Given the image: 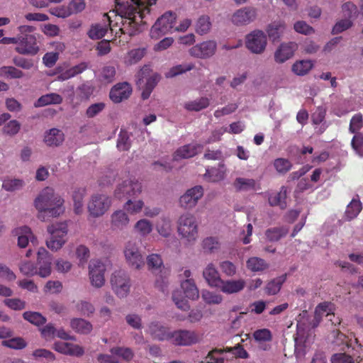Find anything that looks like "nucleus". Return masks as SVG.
<instances>
[{
  "instance_id": "29",
  "label": "nucleus",
  "mask_w": 363,
  "mask_h": 363,
  "mask_svg": "<svg viewBox=\"0 0 363 363\" xmlns=\"http://www.w3.org/2000/svg\"><path fill=\"white\" fill-rule=\"evenodd\" d=\"M286 28V24L282 21H274L268 25L266 31L272 41L279 40Z\"/></svg>"
},
{
  "instance_id": "60",
  "label": "nucleus",
  "mask_w": 363,
  "mask_h": 363,
  "mask_svg": "<svg viewBox=\"0 0 363 363\" xmlns=\"http://www.w3.org/2000/svg\"><path fill=\"white\" fill-rule=\"evenodd\" d=\"M253 337L257 342H269L272 339V333L269 329L263 328L255 330Z\"/></svg>"
},
{
  "instance_id": "9",
  "label": "nucleus",
  "mask_w": 363,
  "mask_h": 363,
  "mask_svg": "<svg viewBox=\"0 0 363 363\" xmlns=\"http://www.w3.org/2000/svg\"><path fill=\"white\" fill-rule=\"evenodd\" d=\"M267 44V35L262 30H255L246 35L245 46L252 53L262 54Z\"/></svg>"
},
{
  "instance_id": "15",
  "label": "nucleus",
  "mask_w": 363,
  "mask_h": 363,
  "mask_svg": "<svg viewBox=\"0 0 363 363\" xmlns=\"http://www.w3.org/2000/svg\"><path fill=\"white\" fill-rule=\"evenodd\" d=\"M203 195V189L201 186H196L188 189L179 199L180 206L185 209L191 208L196 205Z\"/></svg>"
},
{
  "instance_id": "19",
  "label": "nucleus",
  "mask_w": 363,
  "mask_h": 363,
  "mask_svg": "<svg viewBox=\"0 0 363 363\" xmlns=\"http://www.w3.org/2000/svg\"><path fill=\"white\" fill-rule=\"evenodd\" d=\"M52 348L65 355L82 357L84 354V350L79 345L69 342H56L53 344Z\"/></svg>"
},
{
  "instance_id": "11",
  "label": "nucleus",
  "mask_w": 363,
  "mask_h": 363,
  "mask_svg": "<svg viewBox=\"0 0 363 363\" xmlns=\"http://www.w3.org/2000/svg\"><path fill=\"white\" fill-rule=\"evenodd\" d=\"M199 335L194 330H177L172 331L169 342L177 346H191L199 342Z\"/></svg>"
},
{
  "instance_id": "1",
  "label": "nucleus",
  "mask_w": 363,
  "mask_h": 363,
  "mask_svg": "<svg viewBox=\"0 0 363 363\" xmlns=\"http://www.w3.org/2000/svg\"><path fill=\"white\" fill-rule=\"evenodd\" d=\"M157 0H130V2L121 3L115 0V10L104 13V16L108 21L111 33L115 37H121V34L135 35L144 21L146 14L150 12V6L156 4Z\"/></svg>"
},
{
  "instance_id": "14",
  "label": "nucleus",
  "mask_w": 363,
  "mask_h": 363,
  "mask_svg": "<svg viewBox=\"0 0 363 363\" xmlns=\"http://www.w3.org/2000/svg\"><path fill=\"white\" fill-rule=\"evenodd\" d=\"M216 48L217 45L215 41L208 40L191 48L189 54L196 58L206 59L215 54Z\"/></svg>"
},
{
  "instance_id": "57",
  "label": "nucleus",
  "mask_w": 363,
  "mask_h": 363,
  "mask_svg": "<svg viewBox=\"0 0 363 363\" xmlns=\"http://www.w3.org/2000/svg\"><path fill=\"white\" fill-rule=\"evenodd\" d=\"M274 167L279 173L285 174L291 169L292 164L287 159L277 158L274 162Z\"/></svg>"
},
{
  "instance_id": "55",
  "label": "nucleus",
  "mask_w": 363,
  "mask_h": 363,
  "mask_svg": "<svg viewBox=\"0 0 363 363\" xmlns=\"http://www.w3.org/2000/svg\"><path fill=\"white\" fill-rule=\"evenodd\" d=\"M1 74H4L7 77H10L11 79H21L24 76V73L12 66H4L0 69Z\"/></svg>"
},
{
  "instance_id": "4",
  "label": "nucleus",
  "mask_w": 363,
  "mask_h": 363,
  "mask_svg": "<svg viewBox=\"0 0 363 363\" xmlns=\"http://www.w3.org/2000/svg\"><path fill=\"white\" fill-rule=\"evenodd\" d=\"M177 16L175 13L167 11L160 17L150 30L152 38L159 39L163 35L174 31Z\"/></svg>"
},
{
  "instance_id": "64",
  "label": "nucleus",
  "mask_w": 363,
  "mask_h": 363,
  "mask_svg": "<svg viewBox=\"0 0 363 363\" xmlns=\"http://www.w3.org/2000/svg\"><path fill=\"white\" fill-rule=\"evenodd\" d=\"M332 363H355L352 356L346 353H336L332 355Z\"/></svg>"
},
{
  "instance_id": "5",
  "label": "nucleus",
  "mask_w": 363,
  "mask_h": 363,
  "mask_svg": "<svg viewBox=\"0 0 363 363\" xmlns=\"http://www.w3.org/2000/svg\"><path fill=\"white\" fill-rule=\"evenodd\" d=\"M177 223L179 235L189 242L196 240L198 236V224L193 214L186 213L181 215Z\"/></svg>"
},
{
  "instance_id": "51",
  "label": "nucleus",
  "mask_w": 363,
  "mask_h": 363,
  "mask_svg": "<svg viewBox=\"0 0 363 363\" xmlns=\"http://www.w3.org/2000/svg\"><path fill=\"white\" fill-rule=\"evenodd\" d=\"M135 230L141 235L146 236L152 230V225L147 219H140L135 225Z\"/></svg>"
},
{
  "instance_id": "26",
  "label": "nucleus",
  "mask_w": 363,
  "mask_h": 363,
  "mask_svg": "<svg viewBox=\"0 0 363 363\" xmlns=\"http://www.w3.org/2000/svg\"><path fill=\"white\" fill-rule=\"evenodd\" d=\"M128 215L122 210L114 211L111 216V226L113 230H123L129 223Z\"/></svg>"
},
{
  "instance_id": "42",
  "label": "nucleus",
  "mask_w": 363,
  "mask_h": 363,
  "mask_svg": "<svg viewBox=\"0 0 363 363\" xmlns=\"http://www.w3.org/2000/svg\"><path fill=\"white\" fill-rule=\"evenodd\" d=\"M211 28V22L208 16H200L196 22L195 30L199 35L206 34Z\"/></svg>"
},
{
  "instance_id": "45",
  "label": "nucleus",
  "mask_w": 363,
  "mask_h": 363,
  "mask_svg": "<svg viewBox=\"0 0 363 363\" xmlns=\"http://www.w3.org/2000/svg\"><path fill=\"white\" fill-rule=\"evenodd\" d=\"M23 317L25 320L37 326L46 323V318L38 312L26 311L23 313Z\"/></svg>"
},
{
  "instance_id": "32",
  "label": "nucleus",
  "mask_w": 363,
  "mask_h": 363,
  "mask_svg": "<svg viewBox=\"0 0 363 363\" xmlns=\"http://www.w3.org/2000/svg\"><path fill=\"white\" fill-rule=\"evenodd\" d=\"M63 140V133L57 128H52L46 132L44 138V141L48 146H58Z\"/></svg>"
},
{
  "instance_id": "50",
  "label": "nucleus",
  "mask_w": 363,
  "mask_h": 363,
  "mask_svg": "<svg viewBox=\"0 0 363 363\" xmlns=\"http://www.w3.org/2000/svg\"><path fill=\"white\" fill-rule=\"evenodd\" d=\"M108 30L106 26L101 24H95L91 26L88 31V36L93 40H98L102 38Z\"/></svg>"
},
{
  "instance_id": "37",
  "label": "nucleus",
  "mask_w": 363,
  "mask_h": 363,
  "mask_svg": "<svg viewBox=\"0 0 363 363\" xmlns=\"http://www.w3.org/2000/svg\"><path fill=\"white\" fill-rule=\"evenodd\" d=\"M256 182L253 179L238 177L233 182V186L237 191H247L255 190Z\"/></svg>"
},
{
  "instance_id": "21",
  "label": "nucleus",
  "mask_w": 363,
  "mask_h": 363,
  "mask_svg": "<svg viewBox=\"0 0 363 363\" xmlns=\"http://www.w3.org/2000/svg\"><path fill=\"white\" fill-rule=\"evenodd\" d=\"M298 45L294 42L282 43L274 53V60L278 63H283L290 59L296 50Z\"/></svg>"
},
{
  "instance_id": "27",
  "label": "nucleus",
  "mask_w": 363,
  "mask_h": 363,
  "mask_svg": "<svg viewBox=\"0 0 363 363\" xmlns=\"http://www.w3.org/2000/svg\"><path fill=\"white\" fill-rule=\"evenodd\" d=\"M13 234L18 236V245L21 248H25L29 240L33 242V235L31 230L28 226H22L20 228H15L13 230Z\"/></svg>"
},
{
  "instance_id": "43",
  "label": "nucleus",
  "mask_w": 363,
  "mask_h": 363,
  "mask_svg": "<svg viewBox=\"0 0 363 363\" xmlns=\"http://www.w3.org/2000/svg\"><path fill=\"white\" fill-rule=\"evenodd\" d=\"M110 352L118 359L120 357L126 362L130 361L134 357L133 351L129 347H114L110 350Z\"/></svg>"
},
{
  "instance_id": "13",
  "label": "nucleus",
  "mask_w": 363,
  "mask_h": 363,
  "mask_svg": "<svg viewBox=\"0 0 363 363\" xmlns=\"http://www.w3.org/2000/svg\"><path fill=\"white\" fill-rule=\"evenodd\" d=\"M105 264L99 259H93L89 265V275L91 284L96 288H101L105 284Z\"/></svg>"
},
{
  "instance_id": "38",
  "label": "nucleus",
  "mask_w": 363,
  "mask_h": 363,
  "mask_svg": "<svg viewBox=\"0 0 363 363\" xmlns=\"http://www.w3.org/2000/svg\"><path fill=\"white\" fill-rule=\"evenodd\" d=\"M313 67V61L302 60L296 61L292 65V71L298 76H304Z\"/></svg>"
},
{
  "instance_id": "41",
  "label": "nucleus",
  "mask_w": 363,
  "mask_h": 363,
  "mask_svg": "<svg viewBox=\"0 0 363 363\" xmlns=\"http://www.w3.org/2000/svg\"><path fill=\"white\" fill-rule=\"evenodd\" d=\"M209 99L207 97H201L194 101H189L184 104V108L190 111H200L209 106Z\"/></svg>"
},
{
  "instance_id": "33",
  "label": "nucleus",
  "mask_w": 363,
  "mask_h": 363,
  "mask_svg": "<svg viewBox=\"0 0 363 363\" xmlns=\"http://www.w3.org/2000/svg\"><path fill=\"white\" fill-rule=\"evenodd\" d=\"M181 288L186 298L191 300H196L199 298V290L193 279H187L182 281Z\"/></svg>"
},
{
  "instance_id": "36",
  "label": "nucleus",
  "mask_w": 363,
  "mask_h": 363,
  "mask_svg": "<svg viewBox=\"0 0 363 363\" xmlns=\"http://www.w3.org/2000/svg\"><path fill=\"white\" fill-rule=\"evenodd\" d=\"M62 102V98L60 94L50 93L40 96L35 103V106L41 107L50 104H60Z\"/></svg>"
},
{
  "instance_id": "17",
  "label": "nucleus",
  "mask_w": 363,
  "mask_h": 363,
  "mask_svg": "<svg viewBox=\"0 0 363 363\" xmlns=\"http://www.w3.org/2000/svg\"><path fill=\"white\" fill-rule=\"evenodd\" d=\"M52 257L44 248L40 247L38 251V264L39 265L38 274L41 277H47L51 274V264Z\"/></svg>"
},
{
  "instance_id": "16",
  "label": "nucleus",
  "mask_w": 363,
  "mask_h": 363,
  "mask_svg": "<svg viewBox=\"0 0 363 363\" xmlns=\"http://www.w3.org/2000/svg\"><path fill=\"white\" fill-rule=\"evenodd\" d=\"M132 93V87L128 82H119L114 85L109 93L111 100L118 104L128 99Z\"/></svg>"
},
{
  "instance_id": "49",
  "label": "nucleus",
  "mask_w": 363,
  "mask_h": 363,
  "mask_svg": "<svg viewBox=\"0 0 363 363\" xmlns=\"http://www.w3.org/2000/svg\"><path fill=\"white\" fill-rule=\"evenodd\" d=\"M194 65L192 63L179 65L172 67L166 74L165 76L167 78H172L179 74H183L187 71L193 69Z\"/></svg>"
},
{
  "instance_id": "18",
  "label": "nucleus",
  "mask_w": 363,
  "mask_h": 363,
  "mask_svg": "<svg viewBox=\"0 0 363 363\" xmlns=\"http://www.w3.org/2000/svg\"><path fill=\"white\" fill-rule=\"evenodd\" d=\"M257 10L252 7H245L238 10L232 16V22L237 26L247 25L255 20Z\"/></svg>"
},
{
  "instance_id": "24",
  "label": "nucleus",
  "mask_w": 363,
  "mask_h": 363,
  "mask_svg": "<svg viewBox=\"0 0 363 363\" xmlns=\"http://www.w3.org/2000/svg\"><path fill=\"white\" fill-rule=\"evenodd\" d=\"M203 277L208 284L211 287L218 288V286L220 285V283H222L220 274L212 263L208 264L204 269Z\"/></svg>"
},
{
  "instance_id": "44",
  "label": "nucleus",
  "mask_w": 363,
  "mask_h": 363,
  "mask_svg": "<svg viewBox=\"0 0 363 363\" xmlns=\"http://www.w3.org/2000/svg\"><path fill=\"white\" fill-rule=\"evenodd\" d=\"M225 172L220 168H208L206 169L203 177L204 179L209 182H217L224 178Z\"/></svg>"
},
{
  "instance_id": "63",
  "label": "nucleus",
  "mask_w": 363,
  "mask_h": 363,
  "mask_svg": "<svg viewBox=\"0 0 363 363\" xmlns=\"http://www.w3.org/2000/svg\"><path fill=\"white\" fill-rule=\"evenodd\" d=\"M223 352V350L220 349H213L207 354L206 357V363H224L223 357L218 356Z\"/></svg>"
},
{
  "instance_id": "12",
  "label": "nucleus",
  "mask_w": 363,
  "mask_h": 363,
  "mask_svg": "<svg viewBox=\"0 0 363 363\" xmlns=\"http://www.w3.org/2000/svg\"><path fill=\"white\" fill-rule=\"evenodd\" d=\"M123 253L127 263L131 267L140 269L144 266L145 262L143 257L135 242H127L124 247Z\"/></svg>"
},
{
  "instance_id": "53",
  "label": "nucleus",
  "mask_w": 363,
  "mask_h": 363,
  "mask_svg": "<svg viewBox=\"0 0 363 363\" xmlns=\"http://www.w3.org/2000/svg\"><path fill=\"white\" fill-rule=\"evenodd\" d=\"M172 300L177 308L182 311H188L190 308L188 301L183 296L182 291L180 290L173 292Z\"/></svg>"
},
{
  "instance_id": "20",
  "label": "nucleus",
  "mask_w": 363,
  "mask_h": 363,
  "mask_svg": "<svg viewBox=\"0 0 363 363\" xmlns=\"http://www.w3.org/2000/svg\"><path fill=\"white\" fill-rule=\"evenodd\" d=\"M143 71L141 70L138 73V80L137 81V85L140 89H142V94L141 97L143 100L147 99L152 91H153L154 88L157 84L159 80H160V76L157 74H154L152 76H150L149 78L147 79L146 82L143 87H140L142 82H143Z\"/></svg>"
},
{
  "instance_id": "3",
  "label": "nucleus",
  "mask_w": 363,
  "mask_h": 363,
  "mask_svg": "<svg viewBox=\"0 0 363 363\" xmlns=\"http://www.w3.org/2000/svg\"><path fill=\"white\" fill-rule=\"evenodd\" d=\"M19 32L18 46L15 50L20 55L34 56L40 51L38 34L33 33L35 28L29 25H22L17 28Z\"/></svg>"
},
{
  "instance_id": "52",
  "label": "nucleus",
  "mask_w": 363,
  "mask_h": 363,
  "mask_svg": "<svg viewBox=\"0 0 363 363\" xmlns=\"http://www.w3.org/2000/svg\"><path fill=\"white\" fill-rule=\"evenodd\" d=\"M146 52L145 48L133 49L128 52L126 62L129 65H133L138 62L144 57Z\"/></svg>"
},
{
  "instance_id": "34",
  "label": "nucleus",
  "mask_w": 363,
  "mask_h": 363,
  "mask_svg": "<svg viewBox=\"0 0 363 363\" xmlns=\"http://www.w3.org/2000/svg\"><path fill=\"white\" fill-rule=\"evenodd\" d=\"M286 279V274H283L273 279L267 284L264 288L265 293L269 296L277 294Z\"/></svg>"
},
{
  "instance_id": "7",
  "label": "nucleus",
  "mask_w": 363,
  "mask_h": 363,
  "mask_svg": "<svg viewBox=\"0 0 363 363\" xmlns=\"http://www.w3.org/2000/svg\"><path fill=\"white\" fill-rule=\"evenodd\" d=\"M111 284L113 291L119 298L126 297L130 292V277L123 270H118L112 274Z\"/></svg>"
},
{
  "instance_id": "46",
  "label": "nucleus",
  "mask_w": 363,
  "mask_h": 363,
  "mask_svg": "<svg viewBox=\"0 0 363 363\" xmlns=\"http://www.w3.org/2000/svg\"><path fill=\"white\" fill-rule=\"evenodd\" d=\"M202 248L205 253H213L220 248V242L216 238L208 237L203 240Z\"/></svg>"
},
{
  "instance_id": "6",
  "label": "nucleus",
  "mask_w": 363,
  "mask_h": 363,
  "mask_svg": "<svg viewBox=\"0 0 363 363\" xmlns=\"http://www.w3.org/2000/svg\"><path fill=\"white\" fill-rule=\"evenodd\" d=\"M48 232L50 234V238L47 240L46 245L51 250L57 251L66 241L68 226L66 222L52 224L48 227Z\"/></svg>"
},
{
  "instance_id": "28",
  "label": "nucleus",
  "mask_w": 363,
  "mask_h": 363,
  "mask_svg": "<svg viewBox=\"0 0 363 363\" xmlns=\"http://www.w3.org/2000/svg\"><path fill=\"white\" fill-rule=\"evenodd\" d=\"M147 265L148 269L152 272H160L164 274H168V270L165 269L163 260L158 254H151L147 257Z\"/></svg>"
},
{
  "instance_id": "59",
  "label": "nucleus",
  "mask_w": 363,
  "mask_h": 363,
  "mask_svg": "<svg viewBox=\"0 0 363 363\" xmlns=\"http://www.w3.org/2000/svg\"><path fill=\"white\" fill-rule=\"evenodd\" d=\"M201 296L207 304H219L223 301L221 295L209 291H203Z\"/></svg>"
},
{
  "instance_id": "8",
  "label": "nucleus",
  "mask_w": 363,
  "mask_h": 363,
  "mask_svg": "<svg viewBox=\"0 0 363 363\" xmlns=\"http://www.w3.org/2000/svg\"><path fill=\"white\" fill-rule=\"evenodd\" d=\"M111 200L104 194L93 195L87 206L88 211L93 218L102 216L110 208Z\"/></svg>"
},
{
  "instance_id": "25",
  "label": "nucleus",
  "mask_w": 363,
  "mask_h": 363,
  "mask_svg": "<svg viewBox=\"0 0 363 363\" xmlns=\"http://www.w3.org/2000/svg\"><path fill=\"white\" fill-rule=\"evenodd\" d=\"M245 286V281L243 279L227 280L222 279V283L218 286V289L227 294H235L241 291Z\"/></svg>"
},
{
  "instance_id": "58",
  "label": "nucleus",
  "mask_w": 363,
  "mask_h": 363,
  "mask_svg": "<svg viewBox=\"0 0 363 363\" xmlns=\"http://www.w3.org/2000/svg\"><path fill=\"white\" fill-rule=\"evenodd\" d=\"M144 206V202L142 200L133 201L128 199L124 205V209L130 214H136L141 211Z\"/></svg>"
},
{
  "instance_id": "47",
  "label": "nucleus",
  "mask_w": 363,
  "mask_h": 363,
  "mask_svg": "<svg viewBox=\"0 0 363 363\" xmlns=\"http://www.w3.org/2000/svg\"><path fill=\"white\" fill-rule=\"evenodd\" d=\"M157 230L160 235L168 238L172 231L170 219L167 218H161L157 224Z\"/></svg>"
},
{
  "instance_id": "61",
  "label": "nucleus",
  "mask_w": 363,
  "mask_h": 363,
  "mask_svg": "<svg viewBox=\"0 0 363 363\" xmlns=\"http://www.w3.org/2000/svg\"><path fill=\"white\" fill-rule=\"evenodd\" d=\"M352 26V22L349 18H345L342 19L339 21H337L335 26L333 28L332 33L333 35L340 33L350 28H351Z\"/></svg>"
},
{
  "instance_id": "10",
  "label": "nucleus",
  "mask_w": 363,
  "mask_h": 363,
  "mask_svg": "<svg viewBox=\"0 0 363 363\" xmlns=\"http://www.w3.org/2000/svg\"><path fill=\"white\" fill-rule=\"evenodd\" d=\"M142 192V184L135 179H128L120 184L115 190V196L119 199L124 197H136Z\"/></svg>"
},
{
  "instance_id": "56",
  "label": "nucleus",
  "mask_w": 363,
  "mask_h": 363,
  "mask_svg": "<svg viewBox=\"0 0 363 363\" xmlns=\"http://www.w3.org/2000/svg\"><path fill=\"white\" fill-rule=\"evenodd\" d=\"M24 182L19 179H6L3 182L2 188L7 191H13L23 187Z\"/></svg>"
},
{
  "instance_id": "22",
  "label": "nucleus",
  "mask_w": 363,
  "mask_h": 363,
  "mask_svg": "<svg viewBox=\"0 0 363 363\" xmlns=\"http://www.w3.org/2000/svg\"><path fill=\"white\" fill-rule=\"evenodd\" d=\"M203 145L197 143L185 145L177 150L174 154V160L187 159L192 157L200 152Z\"/></svg>"
},
{
  "instance_id": "48",
  "label": "nucleus",
  "mask_w": 363,
  "mask_h": 363,
  "mask_svg": "<svg viewBox=\"0 0 363 363\" xmlns=\"http://www.w3.org/2000/svg\"><path fill=\"white\" fill-rule=\"evenodd\" d=\"M287 233V230L284 228H272L266 230L265 235L271 242H277Z\"/></svg>"
},
{
  "instance_id": "54",
  "label": "nucleus",
  "mask_w": 363,
  "mask_h": 363,
  "mask_svg": "<svg viewBox=\"0 0 363 363\" xmlns=\"http://www.w3.org/2000/svg\"><path fill=\"white\" fill-rule=\"evenodd\" d=\"M21 129V123L17 120H11L5 124L2 128V133L9 136L16 135Z\"/></svg>"
},
{
  "instance_id": "62",
  "label": "nucleus",
  "mask_w": 363,
  "mask_h": 363,
  "mask_svg": "<svg viewBox=\"0 0 363 363\" xmlns=\"http://www.w3.org/2000/svg\"><path fill=\"white\" fill-rule=\"evenodd\" d=\"M351 145L354 150L360 157H363V135L357 133L354 135L351 141Z\"/></svg>"
},
{
  "instance_id": "31",
  "label": "nucleus",
  "mask_w": 363,
  "mask_h": 363,
  "mask_svg": "<svg viewBox=\"0 0 363 363\" xmlns=\"http://www.w3.org/2000/svg\"><path fill=\"white\" fill-rule=\"evenodd\" d=\"M86 194V189L82 187H76L74 189L72 198L74 202V211L77 215H80L83 212V199Z\"/></svg>"
},
{
  "instance_id": "2",
  "label": "nucleus",
  "mask_w": 363,
  "mask_h": 363,
  "mask_svg": "<svg viewBox=\"0 0 363 363\" xmlns=\"http://www.w3.org/2000/svg\"><path fill=\"white\" fill-rule=\"evenodd\" d=\"M64 199L49 186L44 188L34 200V206L39 212V218L45 216L57 217L65 212Z\"/></svg>"
},
{
  "instance_id": "23",
  "label": "nucleus",
  "mask_w": 363,
  "mask_h": 363,
  "mask_svg": "<svg viewBox=\"0 0 363 363\" xmlns=\"http://www.w3.org/2000/svg\"><path fill=\"white\" fill-rule=\"evenodd\" d=\"M149 331L153 339L169 341L172 331L158 322H152L149 325Z\"/></svg>"
},
{
  "instance_id": "35",
  "label": "nucleus",
  "mask_w": 363,
  "mask_h": 363,
  "mask_svg": "<svg viewBox=\"0 0 363 363\" xmlns=\"http://www.w3.org/2000/svg\"><path fill=\"white\" fill-rule=\"evenodd\" d=\"M70 325L75 332L81 334H89L92 330L91 323L82 318L72 319Z\"/></svg>"
},
{
  "instance_id": "39",
  "label": "nucleus",
  "mask_w": 363,
  "mask_h": 363,
  "mask_svg": "<svg viewBox=\"0 0 363 363\" xmlns=\"http://www.w3.org/2000/svg\"><path fill=\"white\" fill-rule=\"evenodd\" d=\"M247 267L252 272H262L269 267V264L262 258L257 257H252L247 261Z\"/></svg>"
},
{
  "instance_id": "30",
  "label": "nucleus",
  "mask_w": 363,
  "mask_h": 363,
  "mask_svg": "<svg viewBox=\"0 0 363 363\" xmlns=\"http://www.w3.org/2000/svg\"><path fill=\"white\" fill-rule=\"evenodd\" d=\"M286 187L283 186L281 187L278 193L271 194L268 198L269 203L272 206H279L281 209L286 207Z\"/></svg>"
},
{
  "instance_id": "40",
  "label": "nucleus",
  "mask_w": 363,
  "mask_h": 363,
  "mask_svg": "<svg viewBox=\"0 0 363 363\" xmlns=\"http://www.w3.org/2000/svg\"><path fill=\"white\" fill-rule=\"evenodd\" d=\"M362 209V205L359 200L353 199L347 205L345 216L349 220L356 218Z\"/></svg>"
}]
</instances>
